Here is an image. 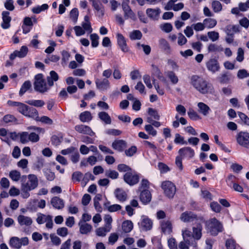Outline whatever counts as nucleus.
<instances>
[{
    "label": "nucleus",
    "instance_id": "obj_1",
    "mask_svg": "<svg viewBox=\"0 0 249 249\" xmlns=\"http://www.w3.org/2000/svg\"><path fill=\"white\" fill-rule=\"evenodd\" d=\"M191 85L202 94H206L212 90V86L202 77L193 75L190 77Z\"/></svg>",
    "mask_w": 249,
    "mask_h": 249
},
{
    "label": "nucleus",
    "instance_id": "obj_2",
    "mask_svg": "<svg viewBox=\"0 0 249 249\" xmlns=\"http://www.w3.org/2000/svg\"><path fill=\"white\" fill-rule=\"evenodd\" d=\"M7 104L9 106L16 107L17 110L25 116L37 120L39 118L37 110L30 107L27 105L18 102L8 101Z\"/></svg>",
    "mask_w": 249,
    "mask_h": 249
},
{
    "label": "nucleus",
    "instance_id": "obj_3",
    "mask_svg": "<svg viewBox=\"0 0 249 249\" xmlns=\"http://www.w3.org/2000/svg\"><path fill=\"white\" fill-rule=\"evenodd\" d=\"M203 221H200L195 222L192 227V232L188 229L185 228L182 230V235L183 238L186 239L189 237L190 239H193L195 240H199L202 237V231L203 229Z\"/></svg>",
    "mask_w": 249,
    "mask_h": 249
},
{
    "label": "nucleus",
    "instance_id": "obj_4",
    "mask_svg": "<svg viewBox=\"0 0 249 249\" xmlns=\"http://www.w3.org/2000/svg\"><path fill=\"white\" fill-rule=\"evenodd\" d=\"M206 225L209 232L214 236L217 235L219 232L223 231L222 224L215 218L211 219L207 221Z\"/></svg>",
    "mask_w": 249,
    "mask_h": 249
},
{
    "label": "nucleus",
    "instance_id": "obj_5",
    "mask_svg": "<svg viewBox=\"0 0 249 249\" xmlns=\"http://www.w3.org/2000/svg\"><path fill=\"white\" fill-rule=\"evenodd\" d=\"M34 82L35 89L41 93L47 92L50 89L48 87L47 84L43 78V75L42 74H38L35 76Z\"/></svg>",
    "mask_w": 249,
    "mask_h": 249
},
{
    "label": "nucleus",
    "instance_id": "obj_6",
    "mask_svg": "<svg viewBox=\"0 0 249 249\" xmlns=\"http://www.w3.org/2000/svg\"><path fill=\"white\" fill-rule=\"evenodd\" d=\"M161 188L164 195L169 198L174 197L176 192L175 185L170 181L166 180L161 183Z\"/></svg>",
    "mask_w": 249,
    "mask_h": 249
},
{
    "label": "nucleus",
    "instance_id": "obj_7",
    "mask_svg": "<svg viewBox=\"0 0 249 249\" xmlns=\"http://www.w3.org/2000/svg\"><path fill=\"white\" fill-rule=\"evenodd\" d=\"M180 219L182 222L185 223H190L194 221L196 222L203 221V217L197 216L192 212L186 211L181 214Z\"/></svg>",
    "mask_w": 249,
    "mask_h": 249
},
{
    "label": "nucleus",
    "instance_id": "obj_8",
    "mask_svg": "<svg viewBox=\"0 0 249 249\" xmlns=\"http://www.w3.org/2000/svg\"><path fill=\"white\" fill-rule=\"evenodd\" d=\"M9 244L12 248L19 249L22 246H26L29 244V239L27 237L21 238H19L18 237H13L10 239Z\"/></svg>",
    "mask_w": 249,
    "mask_h": 249
},
{
    "label": "nucleus",
    "instance_id": "obj_9",
    "mask_svg": "<svg viewBox=\"0 0 249 249\" xmlns=\"http://www.w3.org/2000/svg\"><path fill=\"white\" fill-rule=\"evenodd\" d=\"M237 142L241 146L249 148V133L245 131L239 132L236 137Z\"/></svg>",
    "mask_w": 249,
    "mask_h": 249
},
{
    "label": "nucleus",
    "instance_id": "obj_10",
    "mask_svg": "<svg viewBox=\"0 0 249 249\" xmlns=\"http://www.w3.org/2000/svg\"><path fill=\"white\" fill-rule=\"evenodd\" d=\"M139 179L138 174L134 170L126 173L124 176V181L131 186L136 184Z\"/></svg>",
    "mask_w": 249,
    "mask_h": 249
},
{
    "label": "nucleus",
    "instance_id": "obj_11",
    "mask_svg": "<svg viewBox=\"0 0 249 249\" xmlns=\"http://www.w3.org/2000/svg\"><path fill=\"white\" fill-rule=\"evenodd\" d=\"M29 180L22 186L25 187L26 190H32L36 188L38 185V179L35 175H29L28 176Z\"/></svg>",
    "mask_w": 249,
    "mask_h": 249
},
{
    "label": "nucleus",
    "instance_id": "obj_12",
    "mask_svg": "<svg viewBox=\"0 0 249 249\" xmlns=\"http://www.w3.org/2000/svg\"><path fill=\"white\" fill-rule=\"evenodd\" d=\"M140 228L144 231H150L153 227L152 221L146 216H142L141 221L139 223Z\"/></svg>",
    "mask_w": 249,
    "mask_h": 249
},
{
    "label": "nucleus",
    "instance_id": "obj_13",
    "mask_svg": "<svg viewBox=\"0 0 249 249\" xmlns=\"http://www.w3.org/2000/svg\"><path fill=\"white\" fill-rule=\"evenodd\" d=\"M161 231L165 234H170L172 232V223L169 220H163L160 222Z\"/></svg>",
    "mask_w": 249,
    "mask_h": 249
},
{
    "label": "nucleus",
    "instance_id": "obj_14",
    "mask_svg": "<svg viewBox=\"0 0 249 249\" xmlns=\"http://www.w3.org/2000/svg\"><path fill=\"white\" fill-rule=\"evenodd\" d=\"M178 154L182 159H190L194 156L195 151L190 147H185L180 149L178 150Z\"/></svg>",
    "mask_w": 249,
    "mask_h": 249
},
{
    "label": "nucleus",
    "instance_id": "obj_15",
    "mask_svg": "<svg viewBox=\"0 0 249 249\" xmlns=\"http://www.w3.org/2000/svg\"><path fill=\"white\" fill-rule=\"evenodd\" d=\"M75 130L79 133L88 135L90 136H93L95 133L92 131L91 128L86 125L79 124L76 125L74 127Z\"/></svg>",
    "mask_w": 249,
    "mask_h": 249
},
{
    "label": "nucleus",
    "instance_id": "obj_16",
    "mask_svg": "<svg viewBox=\"0 0 249 249\" xmlns=\"http://www.w3.org/2000/svg\"><path fill=\"white\" fill-rule=\"evenodd\" d=\"M19 225L21 226L30 227L33 224V220L31 217L23 214H19L17 218Z\"/></svg>",
    "mask_w": 249,
    "mask_h": 249
},
{
    "label": "nucleus",
    "instance_id": "obj_17",
    "mask_svg": "<svg viewBox=\"0 0 249 249\" xmlns=\"http://www.w3.org/2000/svg\"><path fill=\"white\" fill-rule=\"evenodd\" d=\"M117 43L120 48L124 53L129 52V48L127 45L126 40L124 37L121 34H117Z\"/></svg>",
    "mask_w": 249,
    "mask_h": 249
},
{
    "label": "nucleus",
    "instance_id": "obj_18",
    "mask_svg": "<svg viewBox=\"0 0 249 249\" xmlns=\"http://www.w3.org/2000/svg\"><path fill=\"white\" fill-rule=\"evenodd\" d=\"M95 84L97 88L102 91L106 90L110 88L109 81L108 79L106 78L96 79Z\"/></svg>",
    "mask_w": 249,
    "mask_h": 249
},
{
    "label": "nucleus",
    "instance_id": "obj_19",
    "mask_svg": "<svg viewBox=\"0 0 249 249\" xmlns=\"http://www.w3.org/2000/svg\"><path fill=\"white\" fill-rule=\"evenodd\" d=\"M206 67L209 71L213 73L218 71L220 69V66L218 61L214 58L210 59L206 63Z\"/></svg>",
    "mask_w": 249,
    "mask_h": 249
},
{
    "label": "nucleus",
    "instance_id": "obj_20",
    "mask_svg": "<svg viewBox=\"0 0 249 249\" xmlns=\"http://www.w3.org/2000/svg\"><path fill=\"white\" fill-rule=\"evenodd\" d=\"M78 225L79 226V231L82 234H88L92 229V227L91 225L84 222V221H79Z\"/></svg>",
    "mask_w": 249,
    "mask_h": 249
},
{
    "label": "nucleus",
    "instance_id": "obj_21",
    "mask_svg": "<svg viewBox=\"0 0 249 249\" xmlns=\"http://www.w3.org/2000/svg\"><path fill=\"white\" fill-rule=\"evenodd\" d=\"M10 13L8 11H3L2 13V23L1 27L3 29H8L10 26V21L11 18L9 16Z\"/></svg>",
    "mask_w": 249,
    "mask_h": 249
},
{
    "label": "nucleus",
    "instance_id": "obj_22",
    "mask_svg": "<svg viewBox=\"0 0 249 249\" xmlns=\"http://www.w3.org/2000/svg\"><path fill=\"white\" fill-rule=\"evenodd\" d=\"M126 146V142L123 140H116L112 143L113 148L120 152L123 151Z\"/></svg>",
    "mask_w": 249,
    "mask_h": 249
},
{
    "label": "nucleus",
    "instance_id": "obj_23",
    "mask_svg": "<svg viewBox=\"0 0 249 249\" xmlns=\"http://www.w3.org/2000/svg\"><path fill=\"white\" fill-rule=\"evenodd\" d=\"M51 203L53 208L58 210L62 209L64 207L63 199L58 196H54L51 200Z\"/></svg>",
    "mask_w": 249,
    "mask_h": 249
},
{
    "label": "nucleus",
    "instance_id": "obj_24",
    "mask_svg": "<svg viewBox=\"0 0 249 249\" xmlns=\"http://www.w3.org/2000/svg\"><path fill=\"white\" fill-rule=\"evenodd\" d=\"M140 199L144 204L147 203L151 201V194L148 189H143L141 191Z\"/></svg>",
    "mask_w": 249,
    "mask_h": 249
},
{
    "label": "nucleus",
    "instance_id": "obj_25",
    "mask_svg": "<svg viewBox=\"0 0 249 249\" xmlns=\"http://www.w3.org/2000/svg\"><path fill=\"white\" fill-rule=\"evenodd\" d=\"M198 111L204 116H208L211 111L210 107L203 102H199L197 104Z\"/></svg>",
    "mask_w": 249,
    "mask_h": 249
},
{
    "label": "nucleus",
    "instance_id": "obj_26",
    "mask_svg": "<svg viewBox=\"0 0 249 249\" xmlns=\"http://www.w3.org/2000/svg\"><path fill=\"white\" fill-rule=\"evenodd\" d=\"M116 198L120 202L125 201L127 198L126 193L122 189L117 188L114 191Z\"/></svg>",
    "mask_w": 249,
    "mask_h": 249
},
{
    "label": "nucleus",
    "instance_id": "obj_27",
    "mask_svg": "<svg viewBox=\"0 0 249 249\" xmlns=\"http://www.w3.org/2000/svg\"><path fill=\"white\" fill-rule=\"evenodd\" d=\"M147 16L153 19H157L160 13V8L156 9L148 8L146 11Z\"/></svg>",
    "mask_w": 249,
    "mask_h": 249
},
{
    "label": "nucleus",
    "instance_id": "obj_28",
    "mask_svg": "<svg viewBox=\"0 0 249 249\" xmlns=\"http://www.w3.org/2000/svg\"><path fill=\"white\" fill-rule=\"evenodd\" d=\"M205 28L212 29L214 28L217 24V20L213 18H208L203 20Z\"/></svg>",
    "mask_w": 249,
    "mask_h": 249
},
{
    "label": "nucleus",
    "instance_id": "obj_29",
    "mask_svg": "<svg viewBox=\"0 0 249 249\" xmlns=\"http://www.w3.org/2000/svg\"><path fill=\"white\" fill-rule=\"evenodd\" d=\"M50 74V76H48L47 80L49 86L51 87L53 85V81H56L58 80L59 76L54 71H51Z\"/></svg>",
    "mask_w": 249,
    "mask_h": 249
},
{
    "label": "nucleus",
    "instance_id": "obj_30",
    "mask_svg": "<svg viewBox=\"0 0 249 249\" xmlns=\"http://www.w3.org/2000/svg\"><path fill=\"white\" fill-rule=\"evenodd\" d=\"M133 228V224L131 220H125L122 225L123 231L125 233L130 232Z\"/></svg>",
    "mask_w": 249,
    "mask_h": 249
},
{
    "label": "nucleus",
    "instance_id": "obj_31",
    "mask_svg": "<svg viewBox=\"0 0 249 249\" xmlns=\"http://www.w3.org/2000/svg\"><path fill=\"white\" fill-rule=\"evenodd\" d=\"M211 7L214 13H219L222 10V5L221 2L217 0H212Z\"/></svg>",
    "mask_w": 249,
    "mask_h": 249
},
{
    "label": "nucleus",
    "instance_id": "obj_32",
    "mask_svg": "<svg viewBox=\"0 0 249 249\" xmlns=\"http://www.w3.org/2000/svg\"><path fill=\"white\" fill-rule=\"evenodd\" d=\"M159 45L160 48L163 50L166 53H168L170 52V45L166 39L160 38L159 40Z\"/></svg>",
    "mask_w": 249,
    "mask_h": 249
},
{
    "label": "nucleus",
    "instance_id": "obj_33",
    "mask_svg": "<svg viewBox=\"0 0 249 249\" xmlns=\"http://www.w3.org/2000/svg\"><path fill=\"white\" fill-rule=\"evenodd\" d=\"M92 117L90 112L86 111L81 113L79 115V119L82 122H88L91 120Z\"/></svg>",
    "mask_w": 249,
    "mask_h": 249
},
{
    "label": "nucleus",
    "instance_id": "obj_34",
    "mask_svg": "<svg viewBox=\"0 0 249 249\" xmlns=\"http://www.w3.org/2000/svg\"><path fill=\"white\" fill-rule=\"evenodd\" d=\"M223 48L215 44L211 43L208 46V51L209 53H217L223 51Z\"/></svg>",
    "mask_w": 249,
    "mask_h": 249
},
{
    "label": "nucleus",
    "instance_id": "obj_35",
    "mask_svg": "<svg viewBox=\"0 0 249 249\" xmlns=\"http://www.w3.org/2000/svg\"><path fill=\"white\" fill-rule=\"evenodd\" d=\"M110 231V229L104 226L103 227L97 228L95 231V232L97 236L104 237Z\"/></svg>",
    "mask_w": 249,
    "mask_h": 249
},
{
    "label": "nucleus",
    "instance_id": "obj_36",
    "mask_svg": "<svg viewBox=\"0 0 249 249\" xmlns=\"http://www.w3.org/2000/svg\"><path fill=\"white\" fill-rule=\"evenodd\" d=\"M99 118L106 124H110L111 123V119L109 115L105 112H101L98 114Z\"/></svg>",
    "mask_w": 249,
    "mask_h": 249
},
{
    "label": "nucleus",
    "instance_id": "obj_37",
    "mask_svg": "<svg viewBox=\"0 0 249 249\" xmlns=\"http://www.w3.org/2000/svg\"><path fill=\"white\" fill-rule=\"evenodd\" d=\"M166 75L170 79L172 84L175 85L178 82V78L176 73L173 71H168L166 72Z\"/></svg>",
    "mask_w": 249,
    "mask_h": 249
},
{
    "label": "nucleus",
    "instance_id": "obj_38",
    "mask_svg": "<svg viewBox=\"0 0 249 249\" xmlns=\"http://www.w3.org/2000/svg\"><path fill=\"white\" fill-rule=\"evenodd\" d=\"M92 2V6L99 13V15L103 16L104 14L103 6L95 0H89Z\"/></svg>",
    "mask_w": 249,
    "mask_h": 249
},
{
    "label": "nucleus",
    "instance_id": "obj_39",
    "mask_svg": "<svg viewBox=\"0 0 249 249\" xmlns=\"http://www.w3.org/2000/svg\"><path fill=\"white\" fill-rule=\"evenodd\" d=\"M31 87V82L29 81H25L22 85L21 88L19 90V94L20 96H22L24 93L28 90Z\"/></svg>",
    "mask_w": 249,
    "mask_h": 249
},
{
    "label": "nucleus",
    "instance_id": "obj_40",
    "mask_svg": "<svg viewBox=\"0 0 249 249\" xmlns=\"http://www.w3.org/2000/svg\"><path fill=\"white\" fill-rule=\"evenodd\" d=\"M26 103L30 105L36 107H42L45 105V103L43 100H28L26 101Z\"/></svg>",
    "mask_w": 249,
    "mask_h": 249
},
{
    "label": "nucleus",
    "instance_id": "obj_41",
    "mask_svg": "<svg viewBox=\"0 0 249 249\" xmlns=\"http://www.w3.org/2000/svg\"><path fill=\"white\" fill-rule=\"evenodd\" d=\"M183 240L181 241L178 244L179 249H189L190 244V238L187 237L186 239L183 238Z\"/></svg>",
    "mask_w": 249,
    "mask_h": 249
},
{
    "label": "nucleus",
    "instance_id": "obj_42",
    "mask_svg": "<svg viewBox=\"0 0 249 249\" xmlns=\"http://www.w3.org/2000/svg\"><path fill=\"white\" fill-rule=\"evenodd\" d=\"M237 178L235 176L230 174L228 176L226 181L227 185L231 188L237 182Z\"/></svg>",
    "mask_w": 249,
    "mask_h": 249
},
{
    "label": "nucleus",
    "instance_id": "obj_43",
    "mask_svg": "<svg viewBox=\"0 0 249 249\" xmlns=\"http://www.w3.org/2000/svg\"><path fill=\"white\" fill-rule=\"evenodd\" d=\"M9 177L13 181H18L19 180L21 175L17 170H12L9 173Z\"/></svg>",
    "mask_w": 249,
    "mask_h": 249
},
{
    "label": "nucleus",
    "instance_id": "obj_44",
    "mask_svg": "<svg viewBox=\"0 0 249 249\" xmlns=\"http://www.w3.org/2000/svg\"><path fill=\"white\" fill-rule=\"evenodd\" d=\"M92 47H97L99 44V37L96 34H92L90 35Z\"/></svg>",
    "mask_w": 249,
    "mask_h": 249
},
{
    "label": "nucleus",
    "instance_id": "obj_45",
    "mask_svg": "<svg viewBox=\"0 0 249 249\" xmlns=\"http://www.w3.org/2000/svg\"><path fill=\"white\" fill-rule=\"evenodd\" d=\"M208 37L212 41H216L219 37V33L216 31H210L207 33Z\"/></svg>",
    "mask_w": 249,
    "mask_h": 249
},
{
    "label": "nucleus",
    "instance_id": "obj_46",
    "mask_svg": "<svg viewBox=\"0 0 249 249\" xmlns=\"http://www.w3.org/2000/svg\"><path fill=\"white\" fill-rule=\"evenodd\" d=\"M129 37L131 40L140 39L142 37V34L139 30H134L130 33Z\"/></svg>",
    "mask_w": 249,
    "mask_h": 249
},
{
    "label": "nucleus",
    "instance_id": "obj_47",
    "mask_svg": "<svg viewBox=\"0 0 249 249\" xmlns=\"http://www.w3.org/2000/svg\"><path fill=\"white\" fill-rule=\"evenodd\" d=\"M28 51V49L26 46H22L19 51H16V53L17 54V57L20 58L25 57Z\"/></svg>",
    "mask_w": 249,
    "mask_h": 249
},
{
    "label": "nucleus",
    "instance_id": "obj_48",
    "mask_svg": "<svg viewBox=\"0 0 249 249\" xmlns=\"http://www.w3.org/2000/svg\"><path fill=\"white\" fill-rule=\"evenodd\" d=\"M20 137V142L22 143H26L29 142V133L27 132H22L18 133Z\"/></svg>",
    "mask_w": 249,
    "mask_h": 249
},
{
    "label": "nucleus",
    "instance_id": "obj_49",
    "mask_svg": "<svg viewBox=\"0 0 249 249\" xmlns=\"http://www.w3.org/2000/svg\"><path fill=\"white\" fill-rule=\"evenodd\" d=\"M50 215H45L42 213H38L36 218V222L38 224H42L46 222L47 219Z\"/></svg>",
    "mask_w": 249,
    "mask_h": 249
},
{
    "label": "nucleus",
    "instance_id": "obj_50",
    "mask_svg": "<svg viewBox=\"0 0 249 249\" xmlns=\"http://www.w3.org/2000/svg\"><path fill=\"white\" fill-rule=\"evenodd\" d=\"M225 246L227 249H235V241L232 238L228 239L226 241Z\"/></svg>",
    "mask_w": 249,
    "mask_h": 249
},
{
    "label": "nucleus",
    "instance_id": "obj_51",
    "mask_svg": "<svg viewBox=\"0 0 249 249\" xmlns=\"http://www.w3.org/2000/svg\"><path fill=\"white\" fill-rule=\"evenodd\" d=\"M104 221L105 222V226L111 230L112 218L109 214H106L104 216Z\"/></svg>",
    "mask_w": 249,
    "mask_h": 249
},
{
    "label": "nucleus",
    "instance_id": "obj_52",
    "mask_svg": "<svg viewBox=\"0 0 249 249\" xmlns=\"http://www.w3.org/2000/svg\"><path fill=\"white\" fill-rule=\"evenodd\" d=\"M144 129L149 135H151L152 136H155L157 135V131L151 124L145 125L144 126Z\"/></svg>",
    "mask_w": 249,
    "mask_h": 249
},
{
    "label": "nucleus",
    "instance_id": "obj_53",
    "mask_svg": "<svg viewBox=\"0 0 249 249\" xmlns=\"http://www.w3.org/2000/svg\"><path fill=\"white\" fill-rule=\"evenodd\" d=\"M118 170L120 172L128 173V172L132 171L133 170L128 166L124 164H120L118 165Z\"/></svg>",
    "mask_w": 249,
    "mask_h": 249
},
{
    "label": "nucleus",
    "instance_id": "obj_54",
    "mask_svg": "<svg viewBox=\"0 0 249 249\" xmlns=\"http://www.w3.org/2000/svg\"><path fill=\"white\" fill-rule=\"evenodd\" d=\"M148 113L151 117H152L155 120H158L160 119V116L156 110L152 108H149L148 109Z\"/></svg>",
    "mask_w": 249,
    "mask_h": 249
},
{
    "label": "nucleus",
    "instance_id": "obj_55",
    "mask_svg": "<svg viewBox=\"0 0 249 249\" xmlns=\"http://www.w3.org/2000/svg\"><path fill=\"white\" fill-rule=\"evenodd\" d=\"M106 176L114 179L118 178L119 174L116 171L108 170L106 172Z\"/></svg>",
    "mask_w": 249,
    "mask_h": 249
},
{
    "label": "nucleus",
    "instance_id": "obj_56",
    "mask_svg": "<svg viewBox=\"0 0 249 249\" xmlns=\"http://www.w3.org/2000/svg\"><path fill=\"white\" fill-rule=\"evenodd\" d=\"M70 18L75 23L77 20L78 17V11L77 9L74 8L72 9L70 12Z\"/></svg>",
    "mask_w": 249,
    "mask_h": 249
},
{
    "label": "nucleus",
    "instance_id": "obj_57",
    "mask_svg": "<svg viewBox=\"0 0 249 249\" xmlns=\"http://www.w3.org/2000/svg\"><path fill=\"white\" fill-rule=\"evenodd\" d=\"M122 206L119 204H113L109 205L107 207V210L109 212H117L119 210H121L122 209Z\"/></svg>",
    "mask_w": 249,
    "mask_h": 249
},
{
    "label": "nucleus",
    "instance_id": "obj_58",
    "mask_svg": "<svg viewBox=\"0 0 249 249\" xmlns=\"http://www.w3.org/2000/svg\"><path fill=\"white\" fill-rule=\"evenodd\" d=\"M194 30L196 31H201L204 30L205 28L204 22H197L196 24H194L192 25Z\"/></svg>",
    "mask_w": 249,
    "mask_h": 249
},
{
    "label": "nucleus",
    "instance_id": "obj_59",
    "mask_svg": "<svg viewBox=\"0 0 249 249\" xmlns=\"http://www.w3.org/2000/svg\"><path fill=\"white\" fill-rule=\"evenodd\" d=\"M29 142H36L39 140V135L35 132L29 133Z\"/></svg>",
    "mask_w": 249,
    "mask_h": 249
},
{
    "label": "nucleus",
    "instance_id": "obj_60",
    "mask_svg": "<svg viewBox=\"0 0 249 249\" xmlns=\"http://www.w3.org/2000/svg\"><path fill=\"white\" fill-rule=\"evenodd\" d=\"M237 55L236 59L237 61L241 62L244 59V52L242 48H239L237 50Z\"/></svg>",
    "mask_w": 249,
    "mask_h": 249
},
{
    "label": "nucleus",
    "instance_id": "obj_61",
    "mask_svg": "<svg viewBox=\"0 0 249 249\" xmlns=\"http://www.w3.org/2000/svg\"><path fill=\"white\" fill-rule=\"evenodd\" d=\"M237 77L240 79H243L249 77V72L245 69L240 70L237 72Z\"/></svg>",
    "mask_w": 249,
    "mask_h": 249
},
{
    "label": "nucleus",
    "instance_id": "obj_62",
    "mask_svg": "<svg viewBox=\"0 0 249 249\" xmlns=\"http://www.w3.org/2000/svg\"><path fill=\"white\" fill-rule=\"evenodd\" d=\"M137 150V148L136 146H132L128 149L125 151V154L128 157H131L136 153Z\"/></svg>",
    "mask_w": 249,
    "mask_h": 249
},
{
    "label": "nucleus",
    "instance_id": "obj_63",
    "mask_svg": "<svg viewBox=\"0 0 249 249\" xmlns=\"http://www.w3.org/2000/svg\"><path fill=\"white\" fill-rule=\"evenodd\" d=\"M124 17L126 19L129 18L133 19L135 18V14L130 8L126 9H124Z\"/></svg>",
    "mask_w": 249,
    "mask_h": 249
},
{
    "label": "nucleus",
    "instance_id": "obj_64",
    "mask_svg": "<svg viewBox=\"0 0 249 249\" xmlns=\"http://www.w3.org/2000/svg\"><path fill=\"white\" fill-rule=\"evenodd\" d=\"M168 245L170 249H178L176 239L174 238H171L168 239Z\"/></svg>",
    "mask_w": 249,
    "mask_h": 249
}]
</instances>
